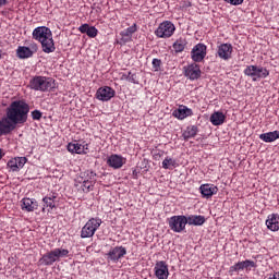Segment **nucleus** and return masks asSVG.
I'll use <instances>...</instances> for the list:
<instances>
[{
    "instance_id": "obj_12",
    "label": "nucleus",
    "mask_w": 279,
    "mask_h": 279,
    "mask_svg": "<svg viewBox=\"0 0 279 279\" xmlns=\"http://www.w3.org/2000/svg\"><path fill=\"white\" fill-rule=\"evenodd\" d=\"M184 76L191 80L192 82L195 80H199L202 77V69L197 63H191L183 68Z\"/></svg>"
},
{
    "instance_id": "obj_31",
    "label": "nucleus",
    "mask_w": 279,
    "mask_h": 279,
    "mask_svg": "<svg viewBox=\"0 0 279 279\" xmlns=\"http://www.w3.org/2000/svg\"><path fill=\"white\" fill-rule=\"evenodd\" d=\"M178 161L171 157H166L162 161V169H175Z\"/></svg>"
},
{
    "instance_id": "obj_37",
    "label": "nucleus",
    "mask_w": 279,
    "mask_h": 279,
    "mask_svg": "<svg viewBox=\"0 0 279 279\" xmlns=\"http://www.w3.org/2000/svg\"><path fill=\"white\" fill-rule=\"evenodd\" d=\"M120 41L123 43V45H125V43H132V38L129 36H125L123 33H120Z\"/></svg>"
},
{
    "instance_id": "obj_23",
    "label": "nucleus",
    "mask_w": 279,
    "mask_h": 279,
    "mask_svg": "<svg viewBox=\"0 0 279 279\" xmlns=\"http://www.w3.org/2000/svg\"><path fill=\"white\" fill-rule=\"evenodd\" d=\"M199 191H201V195L203 197H206V199H208L214 195H217V192L219 191V189L214 184H202L199 186Z\"/></svg>"
},
{
    "instance_id": "obj_41",
    "label": "nucleus",
    "mask_w": 279,
    "mask_h": 279,
    "mask_svg": "<svg viewBox=\"0 0 279 279\" xmlns=\"http://www.w3.org/2000/svg\"><path fill=\"white\" fill-rule=\"evenodd\" d=\"M270 279H279V272H275Z\"/></svg>"
},
{
    "instance_id": "obj_25",
    "label": "nucleus",
    "mask_w": 279,
    "mask_h": 279,
    "mask_svg": "<svg viewBox=\"0 0 279 279\" xmlns=\"http://www.w3.org/2000/svg\"><path fill=\"white\" fill-rule=\"evenodd\" d=\"M78 32H81V34H87L88 38H97V35L99 34L97 27L90 26L88 24H82L78 27Z\"/></svg>"
},
{
    "instance_id": "obj_3",
    "label": "nucleus",
    "mask_w": 279,
    "mask_h": 279,
    "mask_svg": "<svg viewBox=\"0 0 279 279\" xmlns=\"http://www.w3.org/2000/svg\"><path fill=\"white\" fill-rule=\"evenodd\" d=\"M95 184H97V173L93 170H85L81 172L74 180L75 189L83 193H90V191L95 189Z\"/></svg>"
},
{
    "instance_id": "obj_27",
    "label": "nucleus",
    "mask_w": 279,
    "mask_h": 279,
    "mask_svg": "<svg viewBox=\"0 0 279 279\" xmlns=\"http://www.w3.org/2000/svg\"><path fill=\"white\" fill-rule=\"evenodd\" d=\"M209 121L213 125H223L226 123V114L221 111H215L210 118Z\"/></svg>"
},
{
    "instance_id": "obj_43",
    "label": "nucleus",
    "mask_w": 279,
    "mask_h": 279,
    "mask_svg": "<svg viewBox=\"0 0 279 279\" xmlns=\"http://www.w3.org/2000/svg\"><path fill=\"white\" fill-rule=\"evenodd\" d=\"M0 60H1V54H0Z\"/></svg>"
},
{
    "instance_id": "obj_40",
    "label": "nucleus",
    "mask_w": 279,
    "mask_h": 279,
    "mask_svg": "<svg viewBox=\"0 0 279 279\" xmlns=\"http://www.w3.org/2000/svg\"><path fill=\"white\" fill-rule=\"evenodd\" d=\"M8 0H0V8H3V5H7Z\"/></svg>"
},
{
    "instance_id": "obj_30",
    "label": "nucleus",
    "mask_w": 279,
    "mask_h": 279,
    "mask_svg": "<svg viewBox=\"0 0 279 279\" xmlns=\"http://www.w3.org/2000/svg\"><path fill=\"white\" fill-rule=\"evenodd\" d=\"M195 136H197V126L195 125L187 126L183 132L184 141H189V138H195Z\"/></svg>"
},
{
    "instance_id": "obj_21",
    "label": "nucleus",
    "mask_w": 279,
    "mask_h": 279,
    "mask_svg": "<svg viewBox=\"0 0 279 279\" xmlns=\"http://www.w3.org/2000/svg\"><path fill=\"white\" fill-rule=\"evenodd\" d=\"M68 151L70 154H88V144H80L77 142H72L68 144Z\"/></svg>"
},
{
    "instance_id": "obj_15",
    "label": "nucleus",
    "mask_w": 279,
    "mask_h": 279,
    "mask_svg": "<svg viewBox=\"0 0 279 279\" xmlns=\"http://www.w3.org/2000/svg\"><path fill=\"white\" fill-rule=\"evenodd\" d=\"M154 271L157 279L169 278V265H167V262L165 260L157 262Z\"/></svg>"
},
{
    "instance_id": "obj_35",
    "label": "nucleus",
    "mask_w": 279,
    "mask_h": 279,
    "mask_svg": "<svg viewBox=\"0 0 279 279\" xmlns=\"http://www.w3.org/2000/svg\"><path fill=\"white\" fill-rule=\"evenodd\" d=\"M162 61L160 59H153V69L154 71H160V65Z\"/></svg>"
},
{
    "instance_id": "obj_11",
    "label": "nucleus",
    "mask_w": 279,
    "mask_h": 279,
    "mask_svg": "<svg viewBox=\"0 0 279 279\" xmlns=\"http://www.w3.org/2000/svg\"><path fill=\"white\" fill-rule=\"evenodd\" d=\"M254 267H256V263L252 259L238 262L229 268V274L230 276H234V274H239V271H243V269H246V271H252V268Z\"/></svg>"
},
{
    "instance_id": "obj_42",
    "label": "nucleus",
    "mask_w": 279,
    "mask_h": 279,
    "mask_svg": "<svg viewBox=\"0 0 279 279\" xmlns=\"http://www.w3.org/2000/svg\"><path fill=\"white\" fill-rule=\"evenodd\" d=\"M3 158V149L0 148V160Z\"/></svg>"
},
{
    "instance_id": "obj_20",
    "label": "nucleus",
    "mask_w": 279,
    "mask_h": 279,
    "mask_svg": "<svg viewBox=\"0 0 279 279\" xmlns=\"http://www.w3.org/2000/svg\"><path fill=\"white\" fill-rule=\"evenodd\" d=\"M172 114L173 117H175V119H179L180 121H184V119L189 117H193V109L184 105H181L177 110L173 111Z\"/></svg>"
},
{
    "instance_id": "obj_14",
    "label": "nucleus",
    "mask_w": 279,
    "mask_h": 279,
    "mask_svg": "<svg viewBox=\"0 0 279 279\" xmlns=\"http://www.w3.org/2000/svg\"><path fill=\"white\" fill-rule=\"evenodd\" d=\"M125 254H128V250L124 246H116L109 251L107 258L111 260V263H119Z\"/></svg>"
},
{
    "instance_id": "obj_9",
    "label": "nucleus",
    "mask_w": 279,
    "mask_h": 279,
    "mask_svg": "<svg viewBox=\"0 0 279 279\" xmlns=\"http://www.w3.org/2000/svg\"><path fill=\"white\" fill-rule=\"evenodd\" d=\"M186 216L184 215H180V216H172L168 219V225L170 230H172V232H184V230H186Z\"/></svg>"
},
{
    "instance_id": "obj_33",
    "label": "nucleus",
    "mask_w": 279,
    "mask_h": 279,
    "mask_svg": "<svg viewBox=\"0 0 279 279\" xmlns=\"http://www.w3.org/2000/svg\"><path fill=\"white\" fill-rule=\"evenodd\" d=\"M136 32H138V26L136 24H133L132 26L122 31L120 34H124V36H128L129 38L132 39V36H134Z\"/></svg>"
},
{
    "instance_id": "obj_22",
    "label": "nucleus",
    "mask_w": 279,
    "mask_h": 279,
    "mask_svg": "<svg viewBox=\"0 0 279 279\" xmlns=\"http://www.w3.org/2000/svg\"><path fill=\"white\" fill-rule=\"evenodd\" d=\"M21 208L25 213H34V210H38V202L35 198H23L21 201Z\"/></svg>"
},
{
    "instance_id": "obj_16",
    "label": "nucleus",
    "mask_w": 279,
    "mask_h": 279,
    "mask_svg": "<svg viewBox=\"0 0 279 279\" xmlns=\"http://www.w3.org/2000/svg\"><path fill=\"white\" fill-rule=\"evenodd\" d=\"M193 62H202L206 58V45L197 44L191 51Z\"/></svg>"
},
{
    "instance_id": "obj_28",
    "label": "nucleus",
    "mask_w": 279,
    "mask_h": 279,
    "mask_svg": "<svg viewBox=\"0 0 279 279\" xmlns=\"http://www.w3.org/2000/svg\"><path fill=\"white\" fill-rule=\"evenodd\" d=\"M56 193H52L46 197L43 198L44 202V207H43V213H45L46 208H49V210H53L56 208V199H57Z\"/></svg>"
},
{
    "instance_id": "obj_4",
    "label": "nucleus",
    "mask_w": 279,
    "mask_h": 279,
    "mask_svg": "<svg viewBox=\"0 0 279 279\" xmlns=\"http://www.w3.org/2000/svg\"><path fill=\"white\" fill-rule=\"evenodd\" d=\"M32 90H39V93H49L56 88V80L47 76H34L29 81Z\"/></svg>"
},
{
    "instance_id": "obj_29",
    "label": "nucleus",
    "mask_w": 279,
    "mask_h": 279,
    "mask_svg": "<svg viewBox=\"0 0 279 279\" xmlns=\"http://www.w3.org/2000/svg\"><path fill=\"white\" fill-rule=\"evenodd\" d=\"M278 138L279 131L267 132L259 135V140L264 143H274L275 141H278Z\"/></svg>"
},
{
    "instance_id": "obj_17",
    "label": "nucleus",
    "mask_w": 279,
    "mask_h": 279,
    "mask_svg": "<svg viewBox=\"0 0 279 279\" xmlns=\"http://www.w3.org/2000/svg\"><path fill=\"white\" fill-rule=\"evenodd\" d=\"M25 165H27L26 157H14L8 161L7 167L10 171L16 172L21 171Z\"/></svg>"
},
{
    "instance_id": "obj_36",
    "label": "nucleus",
    "mask_w": 279,
    "mask_h": 279,
    "mask_svg": "<svg viewBox=\"0 0 279 279\" xmlns=\"http://www.w3.org/2000/svg\"><path fill=\"white\" fill-rule=\"evenodd\" d=\"M245 0H225L226 3L230 5H242Z\"/></svg>"
},
{
    "instance_id": "obj_5",
    "label": "nucleus",
    "mask_w": 279,
    "mask_h": 279,
    "mask_svg": "<svg viewBox=\"0 0 279 279\" xmlns=\"http://www.w3.org/2000/svg\"><path fill=\"white\" fill-rule=\"evenodd\" d=\"M69 256V250L66 248H54L41 256L39 259L40 265H45L46 267H51L53 263L60 260V258H66Z\"/></svg>"
},
{
    "instance_id": "obj_2",
    "label": "nucleus",
    "mask_w": 279,
    "mask_h": 279,
    "mask_svg": "<svg viewBox=\"0 0 279 279\" xmlns=\"http://www.w3.org/2000/svg\"><path fill=\"white\" fill-rule=\"evenodd\" d=\"M33 39L41 45L44 53H53L56 44L53 43V33L47 26H38L33 31Z\"/></svg>"
},
{
    "instance_id": "obj_10",
    "label": "nucleus",
    "mask_w": 279,
    "mask_h": 279,
    "mask_svg": "<svg viewBox=\"0 0 279 279\" xmlns=\"http://www.w3.org/2000/svg\"><path fill=\"white\" fill-rule=\"evenodd\" d=\"M38 52V44L32 41L28 47L27 46H19L16 49V56L20 60H27V58H32L34 53Z\"/></svg>"
},
{
    "instance_id": "obj_34",
    "label": "nucleus",
    "mask_w": 279,
    "mask_h": 279,
    "mask_svg": "<svg viewBox=\"0 0 279 279\" xmlns=\"http://www.w3.org/2000/svg\"><path fill=\"white\" fill-rule=\"evenodd\" d=\"M32 118L34 121H40L43 119V112L40 110H34L32 111Z\"/></svg>"
},
{
    "instance_id": "obj_38",
    "label": "nucleus",
    "mask_w": 279,
    "mask_h": 279,
    "mask_svg": "<svg viewBox=\"0 0 279 279\" xmlns=\"http://www.w3.org/2000/svg\"><path fill=\"white\" fill-rule=\"evenodd\" d=\"M129 82H131V84H138V81L136 80V74H132V72H129Z\"/></svg>"
},
{
    "instance_id": "obj_24",
    "label": "nucleus",
    "mask_w": 279,
    "mask_h": 279,
    "mask_svg": "<svg viewBox=\"0 0 279 279\" xmlns=\"http://www.w3.org/2000/svg\"><path fill=\"white\" fill-rule=\"evenodd\" d=\"M266 228L270 230V232H278L279 230V214H270L266 219Z\"/></svg>"
},
{
    "instance_id": "obj_1",
    "label": "nucleus",
    "mask_w": 279,
    "mask_h": 279,
    "mask_svg": "<svg viewBox=\"0 0 279 279\" xmlns=\"http://www.w3.org/2000/svg\"><path fill=\"white\" fill-rule=\"evenodd\" d=\"M29 105L24 100H14L5 110V116L0 119V136H8L16 130V125L27 123Z\"/></svg>"
},
{
    "instance_id": "obj_7",
    "label": "nucleus",
    "mask_w": 279,
    "mask_h": 279,
    "mask_svg": "<svg viewBox=\"0 0 279 279\" xmlns=\"http://www.w3.org/2000/svg\"><path fill=\"white\" fill-rule=\"evenodd\" d=\"M101 223L104 222L100 218H90L81 229V239H93L95 232L101 227Z\"/></svg>"
},
{
    "instance_id": "obj_18",
    "label": "nucleus",
    "mask_w": 279,
    "mask_h": 279,
    "mask_svg": "<svg viewBox=\"0 0 279 279\" xmlns=\"http://www.w3.org/2000/svg\"><path fill=\"white\" fill-rule=\"evenodd\" d=\"M232 44H220L217 48V56L220 60L228 61L232 58Z\"/></svg>"
},
{
    "instance_id": "obj_13",
    "label": "nucleus",
    "mask_w": 279,
    "mask_h": 279,
    "mask_svg": "<svg viewBox=\"0 0 279 279\" xmlns=\"http://www.w3.org/2000/svg\"><path fill=\"white\" fill-rule=\"evenodd\" d=\"M114 95H117V92L112 87L102 86L97 89L96 99L99 101H110Z\"/></svg>"
},
{
    "instance_id": "obj_32",
    "label": "nucleus",
    "mask_w": 279,
    "mask_h": 279,
    "mask_svg": "<svg viewBox=\"0 0 279 279\" xmlns=\"http://www.w3.org/2000/svg\"><path fill=\"white\" fill-rule=\"evenodd\" d=\"M173 49L175 51V53H182V51H184L185 47H186V40L185 39H178L174 44H173Z\"/></svg>"
},
{
    "instance_id": "obj_39",
    "label": "nucleus",
    "mask_w": 279,
    "mask_h": 279,
    "mask_svg": "<svg viewBox=\"0 0 279 279\" xmlns=\"http://www.w3.org/2000/svg\"><path fill=\"white\" fill-rule=\"evenodd\" d=\"M122 80H126V82H129V80H130V72L128 74H123L122 75Z\"/></svg>"
},
{
    "instance_id": "obj_6",
    "label": "nucleus",
    "mask_w": 279,
    "mask_h": 279,
    "mask_svg": "<svg viewBox=\"0 0 279 279\" xmlns=\"http://www.w3.org/2000/svg\"><path fill=\"white\" fill-rule=\"evenodd\" d=\"M243 73L246 77H251L252 82H260L269 77V70L263 65H247Z\"/></svg>"
},
{
    "instance_id": "obj_19",
    "label": "nucleus",
    "mask_w": 279,
    "mask_h": 279,
    "mask_svg": "<svg viewBox=\"0 0 279 279\" xmlns=\"http://www.w3.org/2000/svg\"><path fill=\"white\" fill-rule=\"evenodd\" d=\"M125 162H128V159L117 154L109 156L107 159V165L111 167V169H121Z\"/></svg>"
},
{
    "instance_id": "obj_8",
    "label": "nucleus",
    "mask_w": 279,
    "mask_h": 279,
    "mask_svg": "<svg viewBox=\"0 0 279 279\" xmlns=\"http://www.w3.org/2000/svg\"><path fill=\"white\" fill-rule=\"evenodd\" d=\"M173 34H175V25L171 21L160 23L155 31L157 38H171Z\"/></svg>"
},
{
    "instance_id": "obj_26",
    "label": "nucleus",
    "mask_w": 279,
    "mask_h": 279,
    "mask_svg": "<svg viewBox=\"0 0 279 279\" xmlns=\"http://www.w3.org/2000/svg\"><path fill=\"white\" fill-rule=\"evenodd\" d=\"M187 226H203L206 223V217L202 215L186 216Z\"/></svg>"
}]
</instances>
